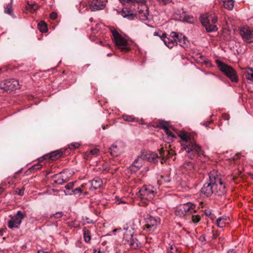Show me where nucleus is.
<instances>
[{"label":"nucleus","mask_w":253,"mask_h":253,"mask_svg":"<svg viewBox=\"0 0 253 253\" xmlns=\"http://www.w3.org/2000/svg\"><path fill=\"white\" fill-rule=\"evenodd\" d=\"M74 185V182H70L65 186V188L67 190H70L73 188Z\"/></svg>","instance_id":"8fccbe9b"},{"label":"nucleus","mask_w":253,"mask_h":253,"mask_svg":"<svg viewBox=\"0 0 253 253\" xmlns=\"http://www.w3.org/2000/svg\"><path fill=\"white\" fill-rule=\"evenodd\" d=\"M52 178L54 179L53 183L59 185H62L69 180V178L67 176L64 175L63 172L53 175Z\"/></svg>","instance_id":"dca6fc26"},{"label":"nucleus","mask_w":253,"mask_h":253,"mask_svg":"<svg viewBox=\"0 0 253 253\" xmlns=\"http://www.w3.org/2000/svg\"><path fill=\"white\" fill-rule=\"evenodd\" d=\"M172 35H173V37L176 39L177 44H179L180 46L184 48H187L190 46V42L187 38L182 34L172 32Z\"/></svg>","instance_id":"ddd939ff"},{"label":"nucleus","mask_w":253,"mask_h":253,"mask_svg":"<svg viewBox=\"0 0 253 253\" xmlns=\"http://www.w3.org/2000/svg\"><path fill=\"white\" fill-rule=\"evenodd\" d=\"M211 123V121L208 122L204 123L203 125L205 126H208V124H209Z\"/></svg>","instance_id":"338daca9"},{"label":"nucleus","mask_w":253,"mask_h":253,"mask_svg":"<svg viewBox=\"0 0 253 253\" xmlns=\"http://www.w3.org/2000/svg\"><path fill=\"white\" fill-rule=\"evenodd\" d=\"M222 2L225 8L229 10L233 8L234 4V1L233 0H224Z\"/></svg>","instance_id":"393cba45"},{"label":"nucleus","mask_w":253,"mask_h":253,"mask_svg":"<svg viewBox=\"0 0 253 253\" xmlns=\"http://www.w3.org/2000/svg\"><path fill=\"white\" fill-rule=\"evenodd\" d=\"M145 223L144 225H142V228L143 230H146L147 232H151L153 231L156 229L157 225L155 224H149L148 223H145V222H143Z\"/></svg>","instance_id":"b1692460"},{"label":"nucleus","mask_w":253,"mask_h":253,"mask_svg":"<svg viewBox=\"0 0 253 253\" xmlns=\"http://www.w3.org/2000/svg\"><path fill=\"white\" fill-rule=\"evenodd\" d=\"M239 33L243 40L248 43L253 42V29L248 26L239 29Z\"/></svg>","instance_id":"1a4fd4ad"},{"label":"nucleus","mask_w":253,"mask_h":253,"mask_svg":"<svg viewBox=\"0 0 253 253\" xmlns=\"http://www.w3.org/2000/svg\"><path fill=\"white\" fill-rule=\"evenodd\" d=\"M155 191L152 185L143 186L139 189L138 196L141 199L151 200L154 197Z\"/></svg>","instance_id":"6e6552de"},{"label":"nucleus","mask_w":253,"mask_h":253,"mask_svg":"<svg viewBox=\"0 0 253 253\" xmlns=\"http://www.w3.org/2000/svg\"><path fill=\"white\" fill-rule=\"evenodd\" d=\"M140 3H135L133 4L132 3H129V5L125 7L122 9V15L124 18H126L130 20L134 19V18L137 15V9L135 8L136 6H140Z\"/></svg>","instance_id":"423d86ee"},{"label":"nucleus","mask_w":253,"mask_h":253,"mask_svg":"<svg viewBox=\"0 0 253 253\" xmlns=\"http://www.w3.org/2000/svg\"><path fill=\"white\" fill-rule=\"evenodd\" d=\"M175 213L176 216H178L179 217H183L185 215L182 205H179L177 208L176 210L175 211Z\"/></svg>","instance_id":"c85d7f7f"},{"label":"nucleus","mask_w":253,"mask_h":253,"mask_svg":"<svg viewBox=\"0 0 253 253\" xmlns=\"http://www.w3.org/2000/svg\"><path fill=\"white\" fill-rule=\"evenodd\" d=\"M244 76L249 84H253V69H249V71H245Z\"/></svg>","instance_id":"5701e85b"},{"label":"nucleus","mask_w":253,"mask_h":253,"mask_svg":"<svg viewBox=\"0 0 253 253\" xmlns=\"http://www.w3.org/2000/svg\"><path fill=\"white\" fill-rule=\"evenodd\" d=\"M193 17L189 15H184L183 17V21H186L188 23L192 22V20L193 19Z\"/></svg>","instance_id":"37998d69"},{"label":"nucleus","mask_w":253,"mask_h":253,"mask_svg":"<svg viewBox=\"0 0 253 253\" xmlns=\"http://www.w3.org/2000/svg\"><path fill=\"white\" fill-rule=\"evenodd\" d=\"M199 241L202 243L203 245H205L207 243L211 242V240L208 239V240L206 239L205 235L203 234L199 237Z\"/></svg>","instance_id":"f704fd0d"},{"label":"nucleus","mask_w":253,"mask_h":253,"mask_svg":"<svg viewBox=\"0 0 253 253\" xmlns=\"http://www.w3.org/2000/svg\"><path fill=\"white\" fill-rule=\"evenodd\" d=\"M109 152L110 154L113 156H117L118 155V152H117L115 149H111L109 150Z\"/></svg>","instance_id":"6e6d98bb"},{"label":"nucleus","mask_w":253,"mask_h":253,"mask_svg":"<svg viewBox=\"0 0 253 253\" xmlns=\"http://www.w3.org/2000/svg\"><path fill=\"white\" fill-rule=\"evenodd\" d=\"M139 157L140 158L141 160H146L154 163L158 162L157 159L159 158L156 154L145 151H142Z\"/></svg>","instance_id":"2eb2a0df"},{"label":"nucleus","mask_w":253,"mask_h":253,"mask_svg":"<svg viewBox=\"0 0 253 253\" xmlns=\"http://www.w3.org/2000/svg\"><path fill=\"white\" fill-rule=\"evenodd\" d=\"M186 166L189 167V169H193L194 168V164L191 162H188L185 163Z\"/></svg>","instance_id":"4d7b16f0"},{"label":"nucleus","mask_w":253,"mask_h":253,"mask_svg":"<svg viewBox=\"0 0 253 253\" xmlns=\"http://www.w3.org/2000/svg\"><path fill=\"white\" fill-rule=\"evenodd\" d=\"M57 17V14L56 12H52L50 14V18L52 19H56Z\"/></svg>","instance_id":"603ef678"},{"label":"nucleus","mask_w":253,"mask_h":253,"mask_svg":"<svg viewBox=\"0 0 253 253\" xmlns=\"http://www.w3.org/2000/svg\"><path fill=\"white\" fill-rule=\"evenodd\" d=\"M165 132L168 135V136H170L172 138L176 137L175 135L169 129V128L165 130Z\"/></svg>","instance_id":"c03bdc74"},{"label":"nucleus","mask_w":253,"mask_h":253,"mask_svg":"<svg viewBox=\"0 0 253 253\" xmlns=\"http://www.w3.org/2000/svg\"><path fill=\"white\" fill-rule=\"evenodd\" d=\"M80 144L78 143H71L69 145V148L71 150H74L76 148H79Z\"/></svg>","instance_id":"ea45409f"},{"label":"nucleus","mask_w":253,"mask_h":253,"mask_svg":"<svg viewBox=\"0 0 253 253\" xmlns=\"http://www.w3.org/2000/svg\"><path fill=\"white\" fill-rule=\"evenodd\" d=\"M178 136L184 142L182 144V146L186 151L188 158L193 160L196 157L197 159L200 160L201 156L204 155L201 147L197 144L187 133L179 134Z\"/></svg>","instance_id":"f03ea898"},{"label":"nucleus","mask_w":253,"mask_h":253,"mask_svg":"<svg viewBox=\"0 0 253 253\" xmlns=\"http://www.w3.org/2000/svg\"><path fill=\"white\" fill-rule=\"evenodd\" d=\"M5 232V229H0V235H3V233Z\"/></svg>","instance_id":"69168bd1"},{"label":"nucleus","mask_w":253,"mask_h":253,"mask_svg":"<svg viewBox=\"0 0 253 253\" xmlns=\"http://www.w3.org/2000/svg\"><path fill=\"white\" fill-rule=\"evenodd\" d=\"M89 7L93 11L102 10L105 8V4L102 0H92L89 4Z\"/></svg>","instance_id":"f3484780"},{"label":"nucleus","mask_w":253,"mask_h":253,"mask_svg":"<svg viewBox=\"0 0 253 253\" xmlns=\"http://www.w3.org/2000/svg\"><path fill=\"white\" fill-rule=\"evenodd\" d=\"M42 165L39 164L35 165L30 168V170L32 169H40L42 168Z\"/></svg>","instance_id":"a18cd8bd"},{"label":"nucleus","mask_w":253,"mask_h":253,"mask_svg":"<svg viewBox=\"0 0 253 253\" xmlns=\"http://www.w3.org/2000/svg\"><path fill=\"white\" fill-rule=\"evenodd\" d=\"M211 234H212V236L209 238V239L211 240V241H212L213 239H215L217 237V234L216 233H214V229H211Z\"/></svg>","instance_id":"3c124183"},{"label":"nucleus","mask_w":253,"mask_h":253,"mask_svg":"<svg viewBox=\"0 0 253 253\" xmlns=\"http://www.w3.org/2000/svg\"><path fill=\"white\" fill-rule=\"evenodd\" d=\"M122 118L124 120L128 122H134L137 121L136 119L133 116L123 115L122 116Z\"/></svg>","instance_id":"2f4dec72"},{"label":"nucleus","mask_w":253,"mask_h":253,"mask_svg":"<svg viewBox=\"0 0 253 253\" xmlns=\"http://www.w3.org/2000/svg\"><path fill=\"white\" fill-rule=\"evenodd\" d=\"M124 229L125 232L124 233L123 242L124 244L127 245L132 240L134 232L131 228L128 227H124Z\"/></svg>","instance_id":"a211bd4d"},{"label":"nucleus","mask_w":253,"mask_h":253,"mask_svg":"<svg viewBox=\"0 0 253 253\" xmlns=\"http://www.w3.org/2000/svg\"><path fill=\"white\" fill-rule=\"evenodd\" d=\"M201 192L208 197L213 194L221 196L226 192L225 184L220 175L214 172H211L209 174V180L204 184Z\"/></svg>","instance_id":"f257e3e1"},{"label":"nucleus","mask_w":253,"mask_h":253,"mask_svg":"<svg viewBox=\"0 0 253 253\" xmlns=\"http://www.w3.org/2000/svg\"><path fill=\"white\" fill-rule=\"evenodd\" d=\"M140 6L137 8V15L136 18H138L141 21H145L148 19V15L149 13L148 7L145 3V0L143 2H141Z\"/></svg>","instance_id":"9b49d317"},{"label":"nucleus","mask_w":253,"mask_h":253,"mask_svg":"<svg viewBox=\"0 0 253 253\" xmlns=\"http://www.w3.org/2000/svg\"><path fill=\"white\" fill-rule=\"evenodd\" d=\"M11 217L8 221H21L22 219L26 216V214L22 212L21 211H19L14 216L12 215L9 216Z\"/></svg>","instance_id":"412c9836"},{"label":"nucleus","mask_w":253,"mask_h":253,"mask_svg":"<svg viewBox=\"0 0 253 253\" xmlns=\"http://www.w3.org/2000/svg\"><path fill=\"white\" fill-rule=\"evenodd\" d=\"M177 249L175 246H171L170 249L168 251V253H176Z\"/></svg>","instance_id":"49530a36"},{"label":"nucleus","mask_w":253,"mask_h":253,"mask_svg":"<svg viewBox=\"0 0 253 253\" xmlns=\"http://www.w3.org/2000/svg\"><path fill=\"white\" fill-rule=\"evenodd\" d=\"M204 213L205 216L207 217V220H211L213 221L216 219L215 221H221L222 220H231V219L230 218V216L229 215H223L222 216L217 217L215 213L211 210L209 209H205L204 211Z\"/></svg>","instance_id":"9d476101"},{"label":"nucleus","mask_w":253,"mask_h":253,"mask_svg":"<svg viewBox=\"0 0 253 253\" xmlns=\"http://www.w3.org/2000/svg\"><path fill=\"white\" fill-rule=\"evenodd\" d=\"M160 154L161 155L160 157H159V158H161L163 157V156L164 155L165 151L168 153V154H169L170 152L168 150H165L164 148H161V149L158 150Z\"/></svg>","instance_id":"79ce46f5"},{"label":"nucleus","mask_w":253,"mask_h":253,"mask_svg":"<svg viewBox=\"0 0 253 253\" xmlns=\"http://www.w3.org/2000/svg\"><path fill=\"white\" fill-rule=\"evenodd\" d=\"M159 125H157L156 127H159L163 130H166L167 128H168V126H167V123L163 120H159Z\"/></svg>","instance_id":"473e14b6"},{"label":"nucleus","mask_w":253,"mask_h":253,"mask_svg":"<svg viewBox=\"0 0 253 253\" xmlns=\"http://www.w3.org/2000/svg\"><path fill=\"white\" fill-rule=\"evenodd\" d=\"M192 221L195 222V221H200L201 220V217L198 214H195V215H192Z\"/></svg>","instance_id":"a19ab883"},{"label":"nucleus","mask_w":253,"mask_h":253,"mask_svg":"<svg viewBox=\"0 0 253 253\" xmlns=\"http://www.w3.org/2000/svg\"><path fill=\"white\" fill-rule=\"evenodd\" d=\"M133 249H136L140 246V243L136 239H132L131 242L127 244Z\"/></svg>","instance_id":"cd10ccee"},{"label":"nucleus","mask_w":253,"mask_h":253,"mask_svg":"<svg viewBox=\"0 0 253 253\" xmlns=\"http://www.w3.org/2000/svg\"><path fill=\"white\" fill-rule=\"evenodd\" d=\"M209 228L214 229L215 226L219 228H223L225 226V222H207Z\"/></svg>","instance_id":"a878e982"},{"label":"nucleus","mask_w":253,"mask_h":253,"mask_svg":"<svg viewBox=\"0 0 253 253\" xmlns=\"http://www.w3.org/2000/svg\"><path fill=\"white\" fill-rule=\"evenodd\" d=\"M1 89L7 92L20 88V85L18 80L14 79L6 80L0 83Z\"/></svg>","instance_id":"0eeeda50"},{"label":"nucleus","mask_w":253,"mask_h":253,"mask_svg":"<svg viewBox=\"0 0 253 253\" xmlns=\"http://www.w3.org/2000/svg\"><path fill=\"white\" fill-rule=\"evenodd\" d=\"M21 222H8L7 226L10 229L18 228Z\"/></svg>","instance_id":"c9c22d12"},{"label":"nucleus","mask_w":253,"mask_h":253,"mask_svg":"<svg viewBox=\"0 0 253 253\" xmlns=\"http://www.w3.org/2000/svg\"><path fill=\"white\" fill-rule=\"evenodd\" d=\"M140 158L139 157V156L137 157V159H135L132 165L130 166L131 170L133 171H136L140 169L142 166V162L140 161Z\"/></svg>","instance_id":"4be33fe9"},{"label":"nucleus","mask_w":253,"mask_h":253,"mask_svg":"<svg viewBox=\"0 0 253 253\" xmlns=\"http://www.w3.org/2000/svg\"><path fill=\"white\" fill-rule=\"evenodd\" d=\"M144 220H150V221H157L158 219L155 218L154 217L148 214V213H146L145 215H144Z\"/></svg>","instance_id":"e433bc0d"},{"label":"nucleus","mask_w":253,"mask_h":253,"mask_svg":"<svg viewBox=\"0 0 253 253\" xmlns=\"http://www.w3.org/2000/svg\"><path fill=\"white\" fill-rule=\"evenodd\" d=\"M90 190H94L98 189L101 187L102 185V181L98 177L95 178L90 181Z\"/></svg>","instance_id":"aec40b11"},{"label":"nucleus","mask_w":253,"mask_h":253,"mask_svg":"<svg viewBox=\"0 0 253 253\" xmlns=\"http://www.w3.org/2000/svg\"><path fill=\"white\" fill-rule=\"evenodd\" d=\"M4 12L5 13H7L10 15H12V0H11V2L7 4L6 7H5Z\"/></svg>","instance_id":"c756f323"},{"label":"nucleus","mask_w":253,"mask_h":253,"mask_svg":"<svg viewBox=\"0 0 253 253\" xmlns=\"http://www.w3.org/2000/svg\"><path fill=\"white\" fill-rule=\"evenodd\" d=\"M39 30L42 33H46L48 31L46 23L44 21H41L38 24Z\"/></svg>","instance_id":"bb28decb"},{"label":"nucleus","mask_w":253,"mask_h":253,"mask_svg":"<svg viewBox=\"0 0 253 253\" xmlns=\"http://www.w3.org/2000/svg\"><path fill=\"white\" fill-rule=\"evenodd\" d=\"M117 148V146L114 144H113L111 147L109 148V150L111 149H116Z\"/></svg>","instance_id":"680f3d73"},{"label":"nucleus","mask_w":253,"mask_h":253,"mask_svg":"<svg viewBox=\"0 0 253 253\" xmlns=\"http://www.w3.org/2000/svg\"><path fill=\"white\" fill-rule=\"evenodd\" d=\"M120 2L122 3L123 5H125L126 3H132L135 5V3H139L141 2H143L144 0H119Z\"/></svg>","instance_id":"7c9ffc66"},{"label":"nucleus","mask_w":253,"mask_h":253,"mask_svg":"<svg viewBox=\"0 0 253 253\" xmlns=\"http://www.w3.org/2000/svg\"><path fill=\"white\" fill-rule=\"evenodd\" d=\"M216 62L218 69L223 72L226 76L229 78L232 82H237L238 81L236 72L232 67L224 63L219 60H217Z\"/></svg>","instance_id":"7ed1b4c3"},{"label":"nucleus","mask_w":253,"mask_h":253,"mask_svg":"<svg viewBox=\"0 0 253 253\" xmlns=\"http://www.w3.org/2000/svg\"><path fill=\"white\" fill-rule=\"evenodd\" d=\"M118 204H120L121 203H125V202H124L123 201H122V200H118Z\"/></svg>","instance_id":"774afa93"},{"label":"nucleus","mask_w":253,"mask_h":253,"mask_svg":"<svg viewBox=\"0 0 253 253\" xmlns=\"http://www.w3.org/2000/svg\"><path fill=\"white\" fill-rule=\"evenodd\" d=\"M98 152H99V150L98 149L95 148V149L91 150L89 151V154H90L91 155H96L98 153Z\"/></svg>","instance_id":"de8ad7c7"},{"label":"nucleus","mask_w":253,"mask_h":253,"mask_svg":"<svg viewBox=\"0 0 253 253\" xmlns=\"http://www.w3.org/2000/svg\"><path fill=\"white\" fill-rule=\"evenodd\" d=\"M158 1L160 4L163 5H166L167 3L170 2L168 0H158Z\"/></svg>","instance_id":"bf43d9fd"},{"label":"nucleus","mask_w":253,"mask_h":253,"mask_svg":"<svg viewBox=\"0 0 253 253\" xmlns=\"http://www.w3.org/2000/svg\"><path fill=\"white\" fill-rule=\"evenodd\" d=\"M184 210V212L186 215L191 214L193 212L196 211V205L191 202L182 204Z\"/></svg>","instance_id":"6ab92c4d"},{"label":"nucleus","mask_w":253,"mask_h":253,"mask_svg":"<svg viewBox=\"0 0 253 253\" xmlns=\"http://www.w3.org/2000/svg\"><path fill=\"white\" fill-rule=\"evenodd\" d=\"M72 192L74 194H81L82 193V190L81 188H77L73 190L72 191Z\"/></svg>","instance_id":"09e8293b"},{"label":"nucleus","mask_w":253,"mask_h":253,"mask_svg":"<svg viewBox=\"0 0 253 253\" xmlns=\"http://www.w3.org/2000/svg\"><path fill=\"white\" fill-rule=\"evenodd\" d=\"M162 178L164 179V180L166 183H169L170 181V179L169 175H167L166 176H162Z\"/></svg>","instance_id":"13d9d810"},{"label":"nucleus","mask_w":253,"mask_h":253,"mask_svg":"<svg viewBox=\"0 0 253 253\" xmlns=\"http://www.w3.org/2000/svg\"><path fill=\"white\" fill-rule=\"evenodd\" d=\"M27 4L28 5L29 8L31 10H36L39 7V6L37 5L36 3H30L28 1L27 2Z\"/></svg>","instance_id":"58836bf2"},{"label":"nucleus","mask_w":253,"mask_h":253,"mask_svg":"<svg viewBox=\"0 0 253 253\" xmlns=\"http://www.w3.org/2000/svg\"><path fill=\"white\" fill-rule=\"evenodd\" d=\"M84 237L85 241L87 243L89 242L91 239L89 232L85 228L84 229Z\"/></svg>","instance_id":"72a5a7b5"},{"label":"nucleus","mask_w":253,"mask_h":253,"mask_svg":"<svg viewBox=\"0 0 253 253\" xmlns=\"http://www.w3.org/2000/svg\"><path fill=\"white\" fill-rule=\"evenodd\" d=\"M115 43L118 48L122 51H128L130 48L128 46L126 40L123 38L116 30L112 31Z\"/></svg>","instance_id":"39448f33"},{"label":"nucleus","mask_w":253,"mask_h":253,"mask_svg":"<svg viewBox=\"0 0 253 253\" xmlns=\"http://www.w3.org/2000/svg\"><path fill=\"white\" fill-rule=\"evenodd\" d=\"M62 212H57L55 214L50 215V219L53 220L54 218H59L62 217Z\"/></svg>","instance_id":"4c0bfd02"},{"label":"nucleus","mask_w":253,"mask_h":253,"mask_svg":"<svg viewBox=\"0 0 253 253\" xmlns=\"http://www.w3.org/2000/svg\"><path fill=\"white\" fill-rule=\"evenodd\" d=\"M16 192L18 193V194L20 196H23L24 194V189H16Z\"/></svg>","instance_id":"864d4df0"},{"label":"nucleus","mask_w":253,"mask_h":253,"mask_svg":"<svg viewBox=\"0 0 253 253\" xmlns=\"http://www.w3.org/2000/svg\"><path fill=\"white\" fill-rule=\"evenodd\" d=\"M223 118L225 120H228L229 119V116L228 115L225 114L223 116Z\"/></svg>","instance_id":"052dcab7"},{"label":"nucleus","mask_w":253,"mask_h":253,"mask_svg":"<svg viewBox=\"0 0 253 253\" xmlns=\"http://www.w3.org/2000/svg\"><path fill=\"white\" fill-rule=\"evenodd\" d=\"M161 40L163 41L165 44L169 48H171L174 46L177 45L176 42V39L173 37L172 35V32L170 33L169 36L168 37L166 33H163L162 34Z\"/></svg>","instance_id":"4468645a"},{"label":"nucleus","mask_w":253,"mask_h":253,"mask_svg":"<svg viewBox=\"0 0 253 253\" xmlns=\"http://www.w3.org/2000/svg\"><path fill=\"white\" fill-rule=\"evenodd\" d=\"M201 22L206 28L207 32L211 33L217 31L218 28L215 23L217 21L215 16L202 15L200 17Z\"/></svg>","instance_id":"20e7f679"},{"label":"nucleus","mask_w":253,"mask_h":253,"mask_svg":"<svg viewBox=\"0 0 253 253\" xmlns=\"http://www.w3.org/2000/svg\"><path fill=\"white\" fill-rule=\"evenodd\" d=\"M38 253H49L47 251H44L43 250H39Z\"/></svg>","instance_id":"e2e57ef3"},{"label":"nucleus","mask_w":253,"mask_h":253,"mask_svg":"<svg viewBox=\"0 0 253 253\" xmlns=\"http://www.w3.org/2000/svg\"><path fill=\"white\" fill-rule=\"evenodd\" d=\"M64 151L61 149L57 150L54 151H52L49 154H46L43 156L39 159V161L42 162L44 160H50L51 161H54L60 158H61L64 153Z\"/></svg>","instance_id":"f8f14e48"},{"label":"nucleus","mask_w":253,"mask_h":253,"mask_svg":"<svg viewBox=\"0 0 253 253\" xmlns=\"http://www.w3.org/2000/svg\"><path fill=\"white\" fill-rule=\"evenodd\" d=\"M227 253H236V252L233 249H230L228 251Z\"/></svg>","instance_id":"0e129e2a"},{"label":"nucleus","mask_w":253,"mask_h":253,"mask_svg":"<svg viewBox=\"0 0 253 253\" xmlns=\"http://www.w3.org/2000/svg\"><path fill=\"white\" fill-rule=\"evenodd\" d=\"M163 33L162 32V31L161 30H159L158 32H155L154 33V36H157V37H159L160 38V39H161V37H162V34H163Z\"/></svg>","instance_id":"5fc2aeb1"}]
</instances>
